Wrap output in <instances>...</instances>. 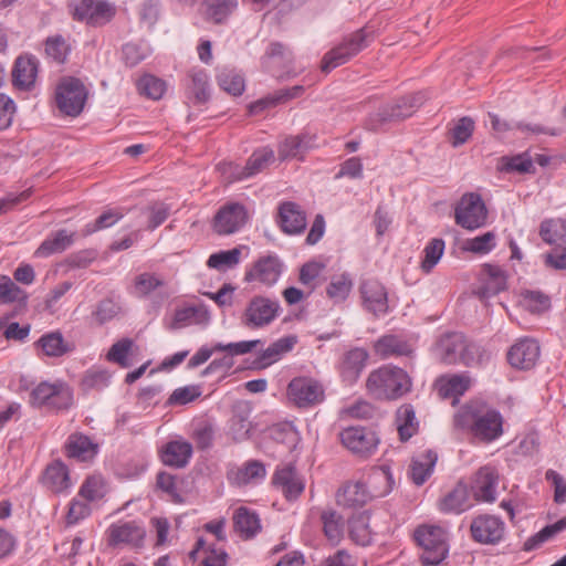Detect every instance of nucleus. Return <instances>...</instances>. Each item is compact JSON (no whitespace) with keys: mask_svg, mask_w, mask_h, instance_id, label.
<instances>
[{"mask_svg":"<svg viewBox=\"0 0 566 566\" xmlns=\"http://www.w3.org/2000/svg\"><path fill=\"white\" fill-rule=\"evenodd\" d=\"M392 476L388 469H377L368 478V484L360 481H349L336 493L339 506L357 509L366 505L376 497L386 496L392 490Z\"/></svg>","mask_w":566,"mask_h":566,"instance_id":"f257e3e1","label":"nucleus"},{"mask_svg":"<svg viewBox=\"0 0 566 566\" xmlns=\"http://www.w3.org/2000/svg\"><path fill=\"white\" fill-rule=\"evenodd\" d=\"M434 357L446 364L481 365L490 360L491 355L478 344L469 343L462 333L450 332L441 335L433 348Z\"/></svg>","mask_w":566,"mask_h":566,"instance_id":"f03ea898","label":"nucleus"},{"mask_svg":"<svg viewBox=\"0 0 566 566\" xmlns=\"http://www.w3.org/2000/svg\"><path fill=\"white\" fill-rule=\"evenodd\" d=\"M454 427L469 430L482 442L495 439V408L483 398H475L462 406L454 415Z\"/></svg>","mask_w":566,"mask_h":566,"instance_id":"7ed1b4c3","label":"nucleus"},{"mask_svg":"<svg viewBox=\"0 0 566 566\" xmlns=\"http://www.w3.org/2000/svg\"><path fill=\"white\" fill-rule=\"evenodd\" d=\"M366 389L376 399L397 400L411 391L412 378L405 369L387 364L369 373Z\"/></svg>","mask_w":566,"mask_h":566,"instance_id":"20e7f679","label":"nucleus"},{"mask_svg":"<svg viewBox=\"0 0 566 566\" xmlns=\"http://www.w3.org/2000/svg\"><path fill=\"white\" fill-rule=\"evenodd\" d=\"M415 539L422 548L420 560L423 566H438L449 555V537L446 528L438 525H420Z\"/></svg>","mask_w":566,"mask_h":566,"instance_id":"39448f33","label":"nucleus"},{"mask_svg":"<svg viewBox=\"0 0 566 566\" xmlns=\"http://www.w3.org/2000/svg\"><path fill=\"white\" fill-rule=\"evenodd\" d=\"M371 33L365 28L359 29L349 35L345 36L343 41L328 51L322 61V71L327 73L333 69L347 63L350 59L356 56L361 50L367 48L371 42Z\"/></svg>","mask_w":566,"mask_h":566,"instance_id":"423d86ee","label":"nucleus"},{"mask_svg":"<svg viewBox=\"0 0 566 566\" xmlns=\"http://www.w3.org/2000/svg\"><path fill=\"white\" fill-rule=\"evenodd\" d=\"M88 92L81 80L64 77L55 88V104L65 116L77 117L84 109Z\"/></svg>","mask_w":566,"mask_h":566,"instance_id":"0eeeda50","label":"nucleus"},{"mask_svg":"<svg viewBox=\"0 0 566 566\" xmlns=\"http://www.w3.org/2000/svg\"><path fill=\"white\" fill-rule=\"evenodd\" d=\"M421 93L411 94L397 99L394 104L381 107L378 112L370 114L366 119L365 127L369 130H377L384 124L405 119L422 104Z\"/></svg>","mask_w":566,"mask_h":566,"instance_id":"6e6552de","label":"nucleus"},{"mask_svg":"<svg viewBox=\"0 0 566 566\" xmlns=\"http://www.w3.org/2000/svg\"><path fill=\"white\" fill-rule=\"evenodd\" d=\"M106 541L111 547H128L139 549L144 547L146 539V527L142 521H117L106 530Z\"/></svg>","mask_w":566,"mask_h":566,"instance_id":"1a4fd4ad","label":"nucleus"},{"mask_svg":"<svg viewBox=\"0 0 566 566\" xmlns=\"http://www.w3.org/2000/svg\"><path fill=\"white\" fill-rule=\"evenodd\" d=\"M488 209L481 196L475 192L464 193L454 207V221L465 230H475L485 224Z\"/></svg>","mask_w":566,"mask_h":566,"instance_id":"9d476101","label":"nucleus"},{"mask_svg":"<svg viewBox=\"0 0 566 566\" xmlns=\"http://www.w3.org/2000/svg\"><path fill=\"white\" fill-rule=\"evenodd\" d=\"M30 403L34 407L48 406L56 410L67 409L73 403V392L62 381L53 384L42 381L32 389Z\"/></svg>","mask_w":566,"mask_h":566,"instance_id":"9b49d317","label":"nucleus"},{"mask_svg":"<svg viewBox=\"0 0 566 566\" xmlns=\"http://www.w3.org/2000/svg\"><path fill=\"white\" fill-rule=\"evenodd\" d=\"M417 342L418 337L413 334H386L374 343L373 349L381 359L391 357L412 358Z\"/></svg>","mask_w":566,"mask_h":566,"instance_id":"f8f14e48","label":"nucleus"},{"mask_svg":"<svg viewBox=\"0 0 566 566\" xmlns=\"http://www.w3.org/2000/svg\"><path fill=\"white\" fill-rule=\"evenodd\" d=\"M340 441L353 454L367 459L377 451L380 439L371 429L349 427L340 432Z\"/></svg>","mask_w":566,"mask_h":566,"instance_id":"ddd939ff","label":"nucleus"},{"mask_svg":"<svg viewBox=\"0 0 566 566\" xmlns=\"http://www.w3.org/2000/svg\"><path fill=\"white\" fill-rule=\"evenodd\" d=\"M541 356V347L536 339L531 337L518 338L507 350L506 359L516 370H532Z\"/></svg>","mask_w":566,"mask_h":566,"instance_id":"4468645a","label":"nucleus"},{"mask_svg":"<svg viewBox=\"0 0 566 566\" xmlns=\"http://www.w3.org/2000/svg\"><path fill=\"white\" fill-rule=\"evenodd\" d=\"M290 399L301 408L319 403L324 399V388L311 377H295L287 386Z\"/></svg>","mask_w":566,"mask_h":566,"instance_id":"2eb2a0df","label":"nucleus"},{"mask_svg":"<svg viewBox=\"0 0 566 566\" xmlns=\"http://www.w3.org/2000/svg\"><path fill=\"white\" fill-rule=\"evenodd\" d=\"M114 14V7L105 0H81L73 10L74 20L94 27L107 23Z\"/></svg>","mask_w":566,"mask_h":566,"instance_id":"dca6fc26","label":"nucleus"},{"mask_svg":"<svg viewBox=\"0 0 566 566\" xmlns=\"http://www.w3.org/2000/svg\"><path fill=\"white\" fill-rule=\"evenodd\" d=\"M248 219L243 205L233 202L223 206L214 217L213 229L219 234H231L238 231Z\"/></svg>","mask_w":566,"mask_h":566,"instance_id":"f3484780","label":"nucleus"},{"mask_svg":"<svg viewBox=\"0 0 566 566\" xmlns=\"http://www.w3.org/2000/svg\"><path fill=\"white\" fill-rule=\"evenodd\" d=\"M277 223L286 234H301L306 229V213L300 205L284 201L279 206Z\"/></svg>","mask_w":566,"mask_h":566,"instance_id":"a211bd4d","label":"nucleus"},{"mask_svg":"<svg viewBox=\"0 0 566 566\" xmlns=\"http://www.w3.org/2000/svg\"><path fill=\"white\" fill-rule=\"evenodd\" d=\"M470 490L475 501L493 502L495 499V465L481 467L472 478Z\"/></svg>","mask_w":566,"mask_h":566,"instance_id":"6ab92c4d","label":"nucleus"},{"mask_svg":"<svg viewBox=\"0 0 566 566\" xmlns=\"http://www.w3.org/2000/svg\"><path fill=\"white\" fill-rule=\"evenodd\" d=\"M273 484L279 488L290 501L297 499L305 488L303 479L291 464L276 469L273 476Z\"/></svg>","mask_w":566,"mask_h":566,"instance_id":"aec40b11","label":"nucleus"},{"mask_svg":"<svg viewBox=\"0 0 566 566\" xmlns=\"http://www.w3.org/2000/svg\"><path fill=\"white\" fill-rule=\"evenodd\" d=\"M296 344L297 336L295 335H287L276 339L258 355L254 360V368L264 369L277 363L286 354L292 352Z\"/></svg>","mask_w":566,"mask_h":566,"instance_id":"412c9836","label":"nucleus"},{"mask_svg":"<svg viewBox=\"0 0 566 566\" xmlns=\"http://www.w3.org/2000/svg\"><path fill=\"white\" fill-rule=\"evenodd\" d=\"M99 446L88 436L82 432H74L69 436L65 443V454L80 462H90L98 453Z\"/></svg>","mask_w":566,"mask_h":566,"instance_id":"4be33fe9","label":"nucleus"},{"mask_svg":"<svg viewBox=\"0 0 566 566\" xmlns=\"http://www.w3.org/2000/svg\"><path fill=\"white\" fill-rule=\"evenodd\" d=\"M360 293L364 306L374 315L385 314L388 308L387 292L382 284L376 280H366L361 283Z\"/></svg>","mask_w":566,"mask_h":566,"instance_id":"5701e85b","label":"nucleus"},{"mask_svg":"<svg viewBox=\"0 0 566 566\" xmlns=\"http://www.w3.org/2000/svg\"><path fill=\"white\" fill-rule=\"evenodd\" d=\"M472 506L468 485L460 481L439 500V511L446 514H461Z\"/></svg>","mask_w":566,"mask_h":566,"instance_id":"b1692460","label":"nucleus"},{"mask_svg":"<svg viewBox=\"0 0 566 566\" xmlns=\"http://www.w3.org/2000/svg\"><path fill=\"white\" fill-rule=\"evenodd\" d=\"M281 269L282 264L277 256L268 255L260 258L253 268L245 273V281H260L271 285L277 281Z\"/></svg>","mask_w":566,"mask_h":566,"instance_id":"393cba45","label":"nucleus"},{"mask_svg":"<svg viewBox=\"0 0 566 566\" xmlns=\"http://www.w3.org/2000/svg\"><path fill=\"white\" fill-rule=\"evenodd\" d=\"M38 60L33 56H19L12 70V83L21 91H30L36 80Z\"/></svg>","mask_w":566,"mask_h":566,"instance_id":"a878e982","label":"nucleus"},{"mask_svg":"<svg viewBox=\"0 0 566 566\" xmlns=\"http://www.w3.org/2000/svg\"><path fill=\"white\" fill-rule=\"evenodd\" d=\"M42 483L55 494L67 492L72 486L67 467L61 461L52 462L43 472Z\"/></svg>","mask_w":566,"mask_h":566,"instance_id":"bb28decb","label":"nucleus"},{"mask_svg":"<svg viewBox=\"0 0 566 566\" xmlns=\"http://www.w3.org/2000/svg\"><path fill=\"white\" fill-rule=\"evenodd\" d=\"M470 386L471 379L464 374L441 376L436 381V388L439 396L443 399H453V403H455L459 398L469 390Z\"/></svg>","mask_w":566,"mask_h":566,"instance_id":"cd10ccee","label":"nucleus"},{"mask_svg":"<svg viewBox=\"0 0 566 566\" xmlns=\"http://www.w3.org/2000/svg\"><path fill=\"white\" fill-rule=\"evenodd\" d=\"M369 355L364 348H353L346 352L339 365V371L345 381L355 382L366 366Z\"/></svg>","mask_w":566,"mask_h":566,"instance_id":"c85d7f7f","label":"nucleus"},{"mask_svg":"<svg viewBox=\"0 0 566 566\" xmlns=\"http://www.w3.org/2000/svg\"><path fill=\"white\" fill-rule=\"evenodd\" d=\"M191 455V443L181 439L167 442L160 453L163 463L172 468H185Z\"/></svg>","mask_w":566,"mask_h":566,"instance_id":"c756f323","label":"nucleus"},{"mask_svg":"<svg viewBox=\"0 0 566 566\" xmlns=\"http://www.w3.org/2000/svg\"><path fill=\"white\" fill-rule=\"evenodd\" d=\"M472 293L485 307L490 305V300L495 295V266L493 264L481 265Z\"/></svg>","mask_w":566,"mask_h":566,"instance_id":"7c9ffc66","label":"nucleus"},{"mask_svg":"<svg viewBox=\"0 0 566 566\" xmlns=\"http://www.w3.org/2000/svg\"><path fill=\"white\" fill-rule=\"evenodd\" d=\"M437 460V453L432 450H427L415 457L409 472L412 482L417 485H422L432 474Z\"/></svg>","mask_w":566,"mask_h":566,"instance_id":"2f4dec72","label":"nucleus"},{"mask_svg":"<svg viewBox=\"0 0 566 566\" xmlns=\"http://www.w3.org/2000/svg\"><path fill=\"white\" fill-rule=\"evenodd\" d=\"M395 423L401 441H408L419 429L415 408L409 403L401 405L396 411Z\"/></svg>","mask_w":566,"mask_h":566,"instance_id":"473e14b6","label":"nucleus"},{"mask_svg":"<svg viewBox=\"0 0 566 566\" xmlns=\"http://www.w3.org/2000/svg\"><path fill=\"white\" fill-rule=\"evenodd\" d=\"M234 530L243 539L254 537L261 530L259 516L247 507H239L233 515Z\"/></svg>","mask_w":566,"mask_h":566,"instance_id":"72a5a7b5","label":"nucleus"},{"mask_svg":"<svg viewBox=\"0 0 566 566\" xmlns=\"http://www.w3.org/2000/svg\"><path fill=\"white\" fill-rule=\"evenodd\" d=\"M238 4V0H202L205 17L214 24L226 23Z\"/></svg>","mask_w":566,"mask_h":566,"instance_id":"f704fd0d","label":"nucleus"},{"mask_svg":"<svg viewBox=\"0 0 566 566\" xmlns=\"http://www.w3.org/2000/svg\"><path fill=\"white\" fill-rule=\"evenodd\" d=\"M470 532L472 538L481 544L495 542V516L481 514L472 520Z\"/></svg>","mask_w":566,"mask_h":566,"instance_id":"c9c22d12","label":"nucleus"},{"mask_svg":"<svg viewBox=\"0 0 566 566\" xmlns=\"http://www.w3.org/2000/svg\"><path fill=\"white\" fill-rule=\"evenodd\" d=\"M28 293L21 289L8 275H0V303L1 304H15L20 308H25L28 305Z\"/></svg>","mask_w":566,"mask_h":566,"instance_id":"e433bc0d","label":"nucleus"},{"mask_svg":"<svg viewBox=\"0 0 566 566\" xmlns=\"http://www.w3.org/2000/svg\"><path fill=\"white\" fill-rule=\"evenodd\" d=\"M38 345L49 357H61L74 349V345L64 340L60 332H50L42 335Z\"/></svg>","mask_w":566,"mask_h":566,"instance_id":"4c0bfd02","label":"nucleus"},{"mask_svg":"<svg viewBox=\"0 0 566 566\" xmlns=\"http://www.w3.org/2000/svg\"><path fill=\"white\" fill-rule=\"evenodd\" d=\"M566 530V516L557 522L546 525L539 532L528 537L523 544V551L532 552L541 547L544 543L554 538L557 534Z\"/></svg>","mask_w":566,"mask_h":566,"instance_id":"58836bf2","label":"nucleus"},{"mask_svg":"<svg viewBox=\"0 0 566 566\" xmlns=\"http://www.w3.org/2000/svg\"><path fill=\"white\" fill-rule=\"evenodd\" d=\"M266 475L264 464L258 460H250L239 468L232 475V480L238 485H245L263 480Z\"/></svg>","mask_w":566,"mask_h":566,"instance_id":"ea45409f","label":"nucleus"},{"mask_svg":"<svg viewBox=\"0 0 566 566\" xmlns=\"http://www.w3.org/2000/svg\"><path fill=\"white\" fill-rule=\"evenodd\" d=\"M73 243V233L62 229L44 240L36 250V254L49 256L65 251Z\"/></svg>","mask_w":566,"mask_h":566,"instance_id":"a19ab883","label":"nucleus"},{"mask_svg":"<svg viewBox=\"0 0 566 566\" xmlns=\"http://www.w3.org/2000/svg\"><path fill=\"white\" fill-rule=\"evenodd\" d=\"M279 310L280 305L276 301L258 296L250 302L247 318H274Z\"/></svg>","mask_w":566,"mask_h":566,"instance_id":"79ce46f5","label":"nucleus"},{"mask_svg":"<svg viewBox=\"0 0 566 566\" xmlns=\"http://www.w3.org/2000/svg\"><path fill=\"white\" fill-rule=\"evenodd\" d=\"M521 304L532 315H543L551 307V298L541 291H524L521 294Z\"/></svg>","mask_w":566,"mask_h":566,"instance_id":"37998d69","label":"nucleus"},{"mask_svg":"<svg viewBox=\"0 0 566 566\" xmlns=\"http://www.w3.org/2000/svg\"><path fill=\"white\" fill-rule=\"evenodd\" d=\"M217 82L221 90L233 96H240L245 87L244 78L234 70H221L217 75Z\"/></svg>","mask_w":566,"mask_h":566,"instance_id":"c03bdc74","label":"nucleus"},{"mask_svg":"<svg viewBox=\"0 0 566 566\" xmlns=\"http://www.w3.org/2000/svg\"><path fill=\"white\" fill-rule=\"evenodd\" d=\"M323 530L325 536L331 541L337 543L343 536V518L334 510L323 511L321 514Z\"/></svg>","mask_w":566,"mask_h":566,"instance_id":"a18cd8bd","label":"nucleus"},{"mask_svg":"<svg viewBox=\"0 0 566 566\" xmlns=\"http://www.w3.org/2000/svg\"><path fill=\"white\" fill-rule=\"evenodd\" d=\"M250 411L248 408H238L230 420V433L237 441L244 440L249 437L251 422L249 420Z\"/></svg>","mask_w":566,"mask_h":566,"instance_id":"49530a36","label":"nucleus"},{"mask_svg":"<svg viewBox=\"0 0 566 566\" xmlns=\"http://www.w3.org/2000/svg\"><path fill=\"white\" fill-rule=\"evenodd\" d=\"M369 516L359 514L349 521V535L358 545L366 546L371 542V532L368 525Z\"/></svg>","mask_w":566,"mask_h":566,"instance_id":"de8ad7c7","label":"nucleus"},{"mask_svg":"<svg viewBox=\"0 0 566 566\" xmlns=\"http://www.w3.org/2000/svg\"><path fill=\"white\" fill-rule=\"evenodd\" d=\"M274 151L269 147H262L252 153L247 160V174L253 177L274 161Z\"/></svg>","mask_w":566,"mask_h":566,"instance_id":"09e8293b","label":"nucleus"},{"mask_svg":"<svg viewBox=\"0 0 566 566\" xmlns=\"http://www.w3.org/2000/svg\"><path fill=\"white\" fill-rule=\"evenodd\" d=\"M539 235L546 243H557L566 235V221L562 219L544 220L539 227Z\"/></svg>","mask_w":566,"mask_h":566,"instance_id":"8fccbe9b","label":"nucleus"},{"mask_svg":"<svg viewBox=\"0 0 566 566\" xmlns=\"http://www.w3.org/2000/svg\"><path fill=\"white\" fill-rule=\"evenodd\" d=\"M444 252V241L442 239H432L423 250V260L421 261V270L430 273L438 264Z\"/></svg>","mask_w":566,"mask_h":566,"instance_id":"3c124183","label":"nucleus"},{"mask_svg":"<svg viewBox=\"0 0 566 566\" xmlns=\"http://www.w3.org/2000/svg\"><path fill=\"white\" fill-rule=\"evenodd\" d=\"M137 88L142 95L151 99H159L166 90V84L163 80L146 74L142 76L137 83Z\"/></svg>","mask_w":566,"mask_h":566,"instance_id":"603ef678","label":"nucleus"},{"mask_svg":"<svg viewBox=\"0 0 566 566\" xmlns=\"http://www.w3.org/2000/svg\"><path fill=\"white\" fill-rule=\"evenodd\" d=\"M124 217V213L117 209H109L103 212L93 223H87L83 230L82 235L87 237L96 231L109 228Z\"/></svg>","mask_w":566,"mask_h":566,"instance_id":"864d4df0","label":"nucleus"},{"mask_svg":"<svg viewBox=\"0 0 566 566\" xmlns=\"http://www.w3.org/2000/svg\"><path fill=\"white\" fill-rule=\"evenodd\" d=\"M241 250L234 248L228 251H220L209 256L207 265L212 269L233 268L240 261Z\"/></svg>","mask_w":566,"mask_h":566,"instance_id":"5fc2aeb1","label":"nucleus"},{"mask_svg":"<svg viewBox=\"0 0 566 566\" xmlns=\"http://www.w3.org/2000/svg\"><path fill=\"white\" fill-rule=\"evenodd\" d=\"M133 340L129 338H122L113 346L107 353V359L109 361L118 364L123 368H127L130 366L128 360V354L132 349Z\"/></svg>","mask_w":566,"mask_h":566,"instance_id":"6e6d98bb","label":"nucleus"},{"mask_svg":"<svg viewBox=\"0 0 566 566\" xmlns=\"http://www.w3.org/2000/svg\"><path fill=\"white\" fill-rule=\"evenodd\" d=\"M45 53L56 63H64L70 53V45L63 36H52L45 42Z\"/></svg>","mask_w":566,"mask_h":566,"instance_id":"4d7b16f0","label":"nucleus"},{"mask_svg":"<svg viewBox=\"0 0 566 566\" xmlns=\"http://www.w3.org/2000/svg\"><path fill=\"white\" fill-rule=\"evenodd\" d=\"M474 130V122L470 117L460 118L454 127L450 130V143L458 147L464 144Z\"/></svg>","mask_w":566,"mask_h":566,"instance_id":"13d9d810","label":"nucleus"},{"mask_svg":"<svg viewBox=\"0 0 566 566\" xmlns=\"http://www.w3.org/2000/svg\"><path fill=\"white\" fill-rule=\"evenodd\" d=\"M123 60L127 66H136L149 54V48L145 43H127L122 49Z\"/></svg>","mask_w":566,"mask_h":566,"instance_id":"bf43d9fd","label":"nucleus"},{"mask_svg":"<svg viewBox=\"0 0 566 566\" xmlns=\"http://www.w3.org/2000/svg\"><path fill=\"white\" fill-rule=\"evenodd\" d=\"M191 85L190 93L193 95L197 103L202 104L208 101V75L205 71H196L190 74Z\"/></svg>","mask_w":566,"mask_h":566,"instance_id":"052dcab7","label":"nucleus"},{"mask_svg":"<svg viewBox=\"0 0 566 566\" xmlns=\"http://www.w3.org/2000/svg\"><path fill=\"white\" fill-rule=\"evenodd\" d=\"M502 161L501 172L516 171L520 174H528L534 170L532 159L525 154L514 157H503Z\"/></svg>","mask_w":566,"mask_h":566,"instance_id":"680f3d73","label":"nucleus"},{"mask_svg":"<svg viewBox=\"0 0 566 566\" xmlns=\"http://www.w3.org/2000/svg\"><path fill=\"white\" fill-rule=\"evenodd\" d=\"M163 285L164 281L157 275L151 273H142L135 279L134 293L139 297H144Z\"/></svg>","mask_w":566,"mask_h":566,"instance_id":"e2e57ef3","label":"nucleus"},{"mask_svg":"<svg viewBox=\"0 0 566 566\" xmlns=\"http://www.w3.org/2000/svg\"><path fill=\"white\" fill-rule=\"evenodd\" d=\"M352 286V280L347 275L342 274L331 281L326 289V293L332 300L344 301L348 296Z\"/></svg>","mask_w":566,"mask_h":566,"instance_id":"0e129e2a","label":"nucleus"},{"mask_svg":"<svg viewBox=\"0 0 566 566\" xmlns=\"http://www.w3.org/2000/svg\"><path fill=\"white\" fill-rule=\"evenodd\" d=\"M104 493L103 480L97 476H91L81 486L78 495L87 501H96L102 499Z\"/></svg>","mask_w":566,"mask_h":566,"instance_id":"69168bd1","label":"nucleus"},{"mask_svg":"<svg viewBox=\"0 0 566 566\" xmlns=\"http://www.w3.org/2000/svg\"><path fill=\"white\" fill-rule=\"evenodd\" d=\"M324 265L318 262H307L300 270V282L308 287L310 294L316 287V280L322 273Z\"/></svg>","mask_w":566,"mask_h":566,"instance_id":"338daca9","label":"nucleus"},{"mask_svg":"<svg viewBox=\"0 0 566 566\" xmlns=\"http://www.w3.org/2000/svg\"><path fill=\"white\" fill-rule=\"evenodd\" d=\"M304 142L300 136L286 137L279 146V156L281 159L295 158L303 154Z\"/></svg>","mask_w":566,"mask_h":566,"instance_id":"774afa93","label":"nucleus"}]
</instances>
